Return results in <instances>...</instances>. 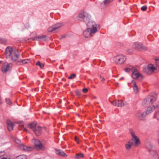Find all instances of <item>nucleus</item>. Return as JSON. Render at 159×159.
Wrapping results in <instances>:
<instances>
[{"label": "nucleus", "mask_w": 159, "mask_h": 159, "mask_svg": "<svg viewBox=\"0 0 159 159\" xmlns=\"http://www.w3.org/2000/svg\"><path fill=\"white\" fill-rule=\"evenodd\" d=\"M86 25L87 29L83 32V34L86 38L91 37L98 31V28L100 29L99 25L93 21H89Z\"/></svg>", "instance_id": "nucleus-1"}, {"label": "nucleus", "mask_w": 159, "mask_h": 159, "mask_svg": "<svg viewBox=\"0 0 159 159\" xmlns=\"http://www.w3.org/2000/svg\"><path fill=\"white\" fill-rule=\"evenodd\" d=\"M157 96V94L154 93H152L150 94L147 97L144 99L143 102V106L148 107L149 111L152 109L151 107H150V106L152 103L155 102ZM153 110L155 109V107L153 106Z\"/></svg>", "instance_id": "nucleus-2"}, {"label": "nucleus", "mask_w": 159, "mask_h": 159, "mask_svg": "<svg viewBox=\"0 0 159 159\" xmlns=\"http://www.w3.org/2000/svg\"><path fill=\"white\" fill-rule=\"evenodd\" d=\"M5 54L7 58H10L12 61H16L20 56L18 51L13 49L10 47H8L6 48Z\"/></svg>", "instance_id": "nucleus-3"}, {"label": "nucleus", "mask_w": 159, "mask_h": 159, "mask_svg": "<svg viewBox=\"0 0 159 159\" xmlns=\"http://www.w3.org/2000/svg\"><path fill=\"white\" fill-rule=\"evenodd\" d=\"M148 111V109L145 112H141L140 111H138L135 114L136 118L139 120H143L147 115L153 111V109H151L150 110Z\"/></svg>", "instance_id": "nucleus-4"}, {"label": "nucleus", "mask_w": 159, "mask_h": 159, "mask_svg": "<svg viewBox=\"0 0 159 159\" xmlns=\"http://www.w3.org/2000/svg\"><path fill=\"white\" fill-rule=\"evenodd\" d=\"M147 147L149 152L154 156V159H159V156L154 146L151 144H148L147 145Z\"/></svg>", "instance_id": "nucleus-5"}, {"label": "nucleus", "mask_w": 159, "mask_h": 159, "mask_svg": "<svg viewBox=\"0 0 159 159\" xmlns=\"http://www.w3.org/2000/svg\"><path fill=\"white\" fill-rule=\"evenodd\" d=\"M126 59L125 56L122 54L117 55L114 58L115 62L118 64H122L125 62Z\"/></svg>", "instance_id": "nucleus-6"}, {"label": "nucleus", "mask_w": 159, "mask_h": 159, "mask_svg": "<svg viewBox=\"0 0 159 159\" xmlns=\"http://www.w3.org/2000/svg\"><path fill=\"white\" fill-rule=\"evenodd\" d=\"M133 48L136 50L140 51H145L147 49V47L144 46L142 43L136 42L133 43Z\"/></svg>", "instance_id": "nucleus-7"}, {"label": "nucleus", "mask_w": 159, "mask_h": 159, "mask_svg": "<svg viewBox=\"0 0 159 159\" xmlns=\"http://www.w3.org/2000/svg\"><path fill=\"white\" fill-rule=\"evenodd\" d=\"M91 18V16L86 12L81 11L80 12V21L86 22Z\"/></svg>", "instance_id": "nucleus-8"}, {"label": "nucleus", "mask_w": 159, "mask_h": 159, "mask_svg": "<svg viewBox=\"0 0 159 159\" xmlns=\"http://www.w3.org/2000/svg\"><path fill=\"white\" fill-rule=\"evenodd\" d=\"M111 102L112 105L119 107H121L126 104V102L122 100H115L111 101Z\"/></svg>", "instance_id": "nucleus-9"}, {"label": "nucleus", "mask_w": 159, "mask_h": 159, "mask_svg": "<svg viewBox=\"0 0 159 159\" xmlns=\"http://www.w3.org/2000/svg\"><path fill=\"white\" fill-rule=\"evenodd\" d=\"M130 133L132 137L135 144L138 145L140 143L138 137L135 135L134 132L133 130L132 129H129Z\"/></svg>", "instance_id": "nucleus-10"}, {"label": "nucleus", "mask_w": 159, "mask_h": 159, "mask_svg": "<svg viewBox=\"0 0 159 159\" xmlns=\"http://www.w3.org/2000/svg\"><path fill=\"white\" fill-rule=\"evenodd\" d=\"M18 147L20 149L25 151H31L33 149L32 147L27 146L22 143H20L18 145Z\"/></svg>", "instance_id": "nucleus-11"}, {"label": "nucleus", "mask_w": 159, "mask_h": 159, "mask_svg": "<svg viewBox=\"0 0 159 159\" xmlns=\"http://www.w3.org/2000/svg\"><path fill=\"white\" fill-rule=\"evenodd\" d=\"M12 65L11 63L7 64L5 63L3 64L2 67V72H5L10 69V67H12Z\"/></svg>", "instance_id": "nucleus-12"}, {"label": "nucleus", "mask_w": 159, "mask_h": 159, "mask_svg": "<svg viewBox=\"0 0 159 159\" xmlns=\"http://www.w3.org/2000/svg\"><path fill=\"white\" fill-rule=\"evenodd\" d=\"M132 76L134 79H137L138 77H141L142 78L143 76L140 74H139L137 70L135 69L133 72Z\"/></svg>", "instance_id": "nucleus-13"}, {"label": "nucleus", "mask_w": 159, "mask_h": 159, "mask_svg": "<svg viewBox=\"0 0 159 159\" xmlns=\"http://www.w3.org/2000/svg\"><path fill=\"white\" fill-rule=\"evenodd\" d=\"M7 128L9 131H11L13 130V128L15 125L14 123L11 122L9 120L7 121Z\"/></svg>", "instance_id": "nucleus-14"}, {"label": "nucleus", "mask_w": 159, "mask_h": 159, "mask_svg": "<svg viewBox=\"0 0 159 159\" xmlns=\"http://www.w3.org/2000/svg\"><path fill=\"white\" fill-rule=\"evenodd\" d=\"M48 39V38L45 35H42V36H38V37H35L32 38L33 40H38V41H46Z\"/></svg>", "instance_id": "nucleus-15"}, {"label": "nucleus", "mask_w": 159, "mask_h": 159, "mask_svg": "<svg viewBox=\"0 0 159 159\" xmlns=\"http://www.w3.org/2000/svg\"><path fill=\"white\" fill-rule=\"evenodd\" d=\"M55 152L57 154L62 157H66L67 156V155L63 151L59 149H56Z\"/></svg>", "instance_id": "nucleus-16"}, {"label": "nucleus", "mask_w": 159, "mask_h": 159, "mask_svg": "<svg viewBox=\"0 0 159 159\" xmlns=\"http://www.w3.org/2000/svg\"><path fill=\"white\" fill-rule=\"evenodd\" d=\"M113 0H104L103 2L101 3L100 7L102 8H104L106 7L107 5L109 4Z\"/></svg>", "instance_id": "nucleus-17"}, {"label": "nucleus", "mask_w": 159, "mask_h": 159, "mask_svg": "<svg viewBox=\"0 0 159 159\" xmlns=\"http://www.w3.org/2000/svg\"><path fill=\"white\" fill-rule=\"evenodd\" d=\"M36 129L34 131L36 135L39 136L41 134L42 128L39 126H38Z\"/></svg>", "instance_id": "nucleus-18"}, {"label": "nucleus", "mask_w": 159, "mask_h": 159, "mask_svg": "<svg viewBox=\"0 0 159 159\" xmlns=\"http://www.w3.org/2000/svg\"><path fill=\"white\" fill-rule=\"evenodd\" d=\"M34 143L36 148L39 149L42 148L43 145L39 140L37 139H34Z\"/></svg>", "instance_id": "nucleus-19"}, {"label": "nucleus", "mask_w": 159, "mask_h": 159, "mask_svg": "<svg viewBox=\"0 0 159 159\" xmlns=\"http://www.w3.org/2000/svg\"><path fill=\"white\" fill-rule=\"evenodd\" d=\"M30 62V60L29 59H25L22 61H19L17 62V64L18 65H22L26 64Z\"/></svg>", "instance_id": "nucleus-20"}, {"label": "nucleus", "mask_w": 159, "mask_h": 159, "mask_svg": "<svg viewBox=\"0 0 159 159\" xmlns=\"http://www.w3.org/2000/svg\"><path fill=\"white\" fill-rule=\"evenodd\" d=\"M37 123L36 122H34L31 123L29 124L28 125L29 127L32 129L33 131L35 130V129L38 126H36Z\"/></svg>", "instance_id": "nucleus-21"}, {"label": "nucleus", "mask_w": 159, "mask_h": 159, "mask_svg": "<svg viewBox=\"0 0 159 159\" xmlns=\"http://www.w3.org/2000/svg\"><path fill=\"white\" fill-rule=\"evenodd\" d=\"M132 83L133 84V87L134 90V93H138V88L137 85H136V82L135 81L133 80L132 81Z\"/></svg>", "instance_id": "nucleus-22"}, {"label": "nucleus", "mask_w": 159, "mask_h": 159, "mask_svg": "<svg viewBox=\"0 0 159 159\" xmlns=\"http://www.w3.org/2000/svg\"><path fill=\"white\" fill-rule=\"evenodd\" d=\"M147 68L148 70L152 72H154V70L156 69L154 66L151 64H149L147 66Z\"/></svg>", "instance_id": "nucleus-23"}, {"label": "nucleus", "mask_w": 159, "mask_h": 159, "mask_svg": "<svg viewBox=\"0 0 159 159\" xmlns=\"http://www.w3.org/2000/svg\"><path fill=\"white\" fill-rule=\"evenodd\" d=\"M53 27L55 30L57 29L62 26L61 23H58L53 25Z\"/></svg>", "instance_id": "nucleus-24"}, {"label": "nucleus", "mask_w": 159, "mask_h": 159, "mask_svg": "<svg viewBox=\"0 0 159 159\" xmlns=\"http://www.w3.org/2000/svg\"><path fill=\"white\" fill-rule=\"evenodd\" d=\"M16 159H27V157L25 155H21L16 157Z\"/></svg>", "instance_id": "nucleus-25"}, {"label": "nucleus", "mask_w": 159, "mask_h": 159, "mask_svg": "<svg viewBox=\"0 0 159 159\" xmlns=\"http://www.w3.org/2000/svg\"><path fill=\"white\" fill-rule=\"evenodd\" d=\"M36 65L39 66L41 68H43L44 66V65L43 63H41L39 61H38L36 63Z\"/></svg>", "instance_id": "nucleus-26"}, {"label": "nucleus", "mask_w": 159, "mask_h": 159, "mask_svg": "<svg viewBox=\"0 0 159 159\" xmlns=\"http://www.w3.org/2000/svg\"><path fill=\"white\" fill-rule=\"evenodd\" d=\"M6 102L7 104L11 105L12 104V102L9 98H6Z\"/></svg>", "instance_id": "nucleus-27"}, {"label": "nucleus", "mask_w": 159, "mask_h": 159, "mask_svg": "<svg viewBox=\"0 0 159 159\" xmlns=\"http://www.w3.org/2000/svg\"><path fill=\"white\" fill-rule=\"evenodd\" d=\"M76 77V75L75 74H71L70 76L68 77L69 79H73L75 78Z\"/></svg>", "instance_id": "nucleus-28"}, {"label": "nucleus", "mask_w": 159, "mask_h": 159, "mask_svg": "<svg viewBox=\"0 0 159 159\" xmlns=\"http://www.w3.org/2000/svg\"><path fill=\"white\" fill-rule=\"evenodd\" d=\"M48 31L49 32H51L53 31L54 30H55L54 29V28L53 27V25H52V26L49 27L48 29Z\"/></svg>", "instance_id": "nucleus-29"}, {"label": "nucleus", "mask_w": 159, "mask_h": 159, "mask_svg": "<svg viewBox=\"0 0 159 159\" xmlns=\"http://www.w3.org/2000/svg\"><path fill=\"white\" fill-rule=\"evenodd\" d=\"M131 145L127 143L125 145V148L127 149H129L131 148Z\"/></svg>", "instance_id": "nucleus-30"}, {"label": "nucleus", "mask_w": 159, "mask_h": 159, "mask_svg": "<svg viewBox=\"0 0 159 159\" xmlns=\"http://www.w3.org/2000/svg\"><path fill=\"white\" fill-rule=\"evenodd\" d=\"M14 142L15 143H17L18 144V145H19V144L20 143H20V140L19 139H17V138L15 139H14Z\"/></svg>", "instance_id": "nucleus-31"}, {"label": "nucleus", "mask_w": 159, "mask_h": 159, "mask_svg": "<svg viewBox=\"0 0 159 159\" xmlns=\"http://www.w3.org/2000/svg\"><path fill=\"white\" fill-rule=\"evenodd\" d=\"M128 143L131 145V146L133 145L134 144V140L133 139H132L129 141Z\"/></svg>", "instance_id": "nucleus-32"}, {"label": "nucleus", "mask_w": 159, "mask_h": 159, "mask_svg": "<svg viewBox=\"0 0 159 159\" xmlns=\"http://www.w3.org/2000/svg\"><path fill=\"white\" fill-rule=\"evenodd\" d=\"M132 68H126L125 69V71L127 72H129L131 70H132Z\"/></svg>", "instance_id": "nucleus-33"}, {"label": "nucleus", "mask_w": 159, "mask_h": 159, "mask_svg": "<svg viewBox=\"0 0 159 159\" xmlns=\"http://www.w3.org/2000/svg\"><path fill=\"white\" fill-rule=\"evenodd\" d=\"M147 8V6H143L141 7V9L143 11H145L146 10Z\"/></svg>", "instance_id": "nucleus-34"}, {"label": "nucleus", "mask_w": 159, "mask_h": 159, "mask_svg": "<svg viewBox=\"0 0 159 159\" xmlns=\"http://www.w3.org/2000/svg\"><path fill=\"white\" fill-rule=\"evenodd\" d=\"M0 159H11V158L9 157H2L1 156L0 158Z\"/></svg>", "instance_id": "nucleus-35"}, {"label": "nucleus", "mask_w": 159, "mask_h": 159, "mask_svg": "<svg viewBox=\"0 0 159 159\" xmlns=\"http://www.w3.org/2000/svg\"><path fill=\"white\" fill-rule=\"evenodd\" d=\"M0 42L4 44L6 43V40L4 39H2V40H0Z\"/></svg>", "instance_id": "nucleus-36"}, {"label": "nucleus", "mask_w": 159, "mask_h": 159, "mask_svg": "<svg viewBox=\"0 0 159 159\" xmlns=\"http://www.w3.org/2000/svg\"><path fill=\"white\" fill-rule=\"evenodd\" d=\"M88 89L86 88H84L82 89V91L84 93H86L88 92Z\"/></svg>", "instance_id": "nucleus-37"}, {"label": "nucleus", "mask_w": 159, "mask_h": 159, "mask_svg": "<svg viewBox=\"0 0 159 159\" xmlns=\"http://www.w3.org/2000/svg\"><path fill=\"white\" fill-rule=\"evenodd\" d=\"M19 125L22 127H23V126H24L23 122V121H21V122H19Z\"/></svg>", "instance_id": "nucleus-38"}, {"label": "nucleus", "mask_w": 159, "mask_h": 159, "mask_svg": "<svg viewBox=\"0 0 159 159\" xmlns=\"http://www.w3.org/2000/svg\"><path fill=\"white\" fill-rule=\"evenodd\" d=\"M100 78L101 79V81L102 82H103L105 80V79L104 78L102 77L101 76H100Z\"/></svg>", "instance_id": "nucleus-39"}, {"label": "nucleus", "mask_w": 159, "mask_h": 159, "mask_svg": "<svg viewBox=\"0 0 159 159\" xmlns=\"http://www.w3.org/2000/svg\"><path fill=\"white\" fill-rule=\"evenodd\" d=\"M75 140L76 142L77 143H79V139H78V137L77 136H75Z\"/></svg>", "instance_id": "nucleus-40"}, {"label": "nucleus", "mask_w": 159, "mask_h": 159, "mask_svg": "<svg viewBox=\"0 0 159 159\" xmlns=\"http://www.w3.org/2000/svg\"><path fill=\"white\" fill-rule=\"evenodd\" d=\"M75 158L77 159H79L80 158V155L79 153H78L76 155Z\"/></svg>", "instance_id": "nucleus-41"}, {"label": "nucleus", "mask_w": 159, "mask_h": 159, "mask_svg": "<svg viewBox=\"0 0 159 159\" xmlns=\"http://www.w3.org/2000/svg\"><path fill=\"white\" fill-rule=\"evenodd\" d=\"M84 157V156L83 154L82 153H80V158L81 157Z\"/></svg>", "instance_id": "nucleus-42"}, {"label": "nucleus", "mask_w": 159, "mask_h": 159, "mask_svg": "<svg viewBox=\"0 0 159 159\" xmlns=\"http://www.w3.org/2000/svg\"><path fill=\"white\" fill-rule=\"evenodd\" d=\"M146 70V68H143V71L144 72H146V73H147V71H146V70Z\"/></svg>", "instance_id": "nucleus-43"}, {"label": "nucleus", "mask_w": 159, "mask_h": 159, "mask_svg": "<svg viewBox=\"0 0 159 159\" xmlns=\"http://www.w3.org/2000/svg\"><path fill=\"white\" fill-rule=\"evenodd\" d=\"M127 51H129V53H131L132 52V51L131 50H128Z\"/></svg>", "instance_id": "nucleus-44"}, {"label": "nucleus", "mask_w": 159, "mask_h": 159, "mask_svg": "<svg viewBox=\"0 0 159 159\" xmlns=\"http://www.w3.org/2000/svg\"><path fill=\"white\" fill-rule=\"evenodd\" d=\"M2 104V100L1 99V97L0 96V105H1Z\"/></svg>", "instance_id": "nucleus-45"}, {"label": "nucleus", "mask_w": 159, "mask_h": 159, "mask_svg": "<svg viewBox=\"0 0 159 159\" xmlns=\"http://www.w3.org/2000/svg\"><path fill=\"white\" fill-rule=\"evenodd\" d=\"M159 107V104H157L156 106V108H157V107Z\"/></svg>", "instance_id": "nucleus-46"}, {"label": "nucleus", "mask_w": 159, "mask_h": 159, "mask_svg": "<svg viewBox=\"0 0 159 159\" xmlns=\"http://www.w3.org/2000/svg\"><path fill=\"white\" fill-rule=\"evenodd\" d=\"M79 16H78L77 17V19L78 20H79Z\"/></svg>", "instance_id": "nucleus-47"}, {"label": "nucleus", "mask_w": 159, "mask_h": 159, "mask_svg": "<svg viewBox=\"0 0 159 159\" xmlns=\"http://www.w3.org/2000/svg\"><path fill=\"white\" fill-rule=\"evenodd\" d=\"M29 40V39H27L25 40V41H27L28 40Z\"/></svg>", "instance_id": "nucleus-48"}, {"label": "nucleus", "mask_w": 159, "mask_h": 159, "mask_svg": "<svg viewBox=\"0 0 159 159\" xmlns=\"http://www.w3.org/2000/svg\"><path fill=\"white\" fill-rule=\"evenodd\" d=\"M2 40V39L1 38H0V40Z\"/></svg>", "instance_id": "nucleus-49"}, {"label": "nucleus", "mask_w": 159, "mask_h": 159, "mask_svg": "<svg viewBox=\"0 0 159 159\" xmlns=\"http://www.w3.org/2000/svg\"><path fill=\"white\" fill-rule=\"evenodd\" d=\"M123 79V77H122V78H121L120 79V80H121V79Z\"/></svg>", "instance_id": "nucleus-50"}, {"label": "nucleus", "mask_w": 159, "mask_h": 159, "mask_svg": "<svg viewBox=\"0 0 159 159\" xmlns=\"http://www.w3.org/2000/svg\"><path fill=\"white\" fill-rule=\"evenodd\" d=\"M158 143H159V139H158Z\"/></svg>", "instance_id": "nucleus-51"}, {"label": "nucleus", "mask_w": 159, "mask_h": 159, "mask_svg": "<svg viewBox=\"0 0 159 159\" xmlns=\"http://www.w3.org/2000/svg\"><path fill=\"white\" fill-rule=\"evenodd\" d=\"M25 129V130H26V131H27V130L26 129Z\"/></svg>", "instance_id": "nucleus-52"}, {"label": "nucleus", "mask_w": 159, "mask_h": 159, "mask_svg": "<svg viewBox=\"0 0 159 159\" xmlns=\"http://www.w3.org/2000/svg\"><path fill=\"white\" fill-rule=\"evenodd\" d=\"M116 84H117V85L118 84V83H116Z\"/></svg>", "instance_id": "nucleus-53"}, {"label": "nucleus", "mask_w": 159, "mask_h": 159, "mask_svg": "<svg viewBox=\"0 0 159 159\" xmlns=\"http://www.w3.org/2000/svg\"><path fill=\"white\" fill-rule=\"evenodd\" d=\"M157 60H158V61H159V59H158Z\"/></svg>", "instance_id": "nucleus-54"}]
</instances>
